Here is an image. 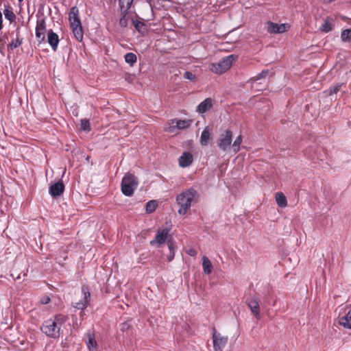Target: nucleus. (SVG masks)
<instances>
[{
	"label": "nucleus",
	"instance_id": "c85d7f7f",
	"mask_svg": "<svg viewBox=\"0 0 351 351\" xmlns=\"http://www.w3.org/2000/svg\"><path fill=\"white\" fill-rule=\"evenodd\" d=\"M124 58H125V61L129 64L131 66H132L136 62V60H137V57L136 56V54H134V53H127L125 56H124Z\"/></svg>",
	"mask_w": 351,
	"mask_h": 351
},
{
	"label": "nucleus",
	"instance_id": "e433bc0d",
	"mask_svg": "<svg viewBox=\"0 0 351 351\" xmlns=\"http://www.w3.org/2000/svg\"><path fill=\"white\" fill-rule=\"evenodd\" d=\"M262 78H264V77L263 76L261 73H260L257 75L250 78L249 82H252V86L254 87V83L256 82V81L262 79Z\"/></svg>",
	"mask_w": 351,
	"mask_h": 351
},
{
	"label": "nucleus",
	"instance_id": "37998d69",
	"mask_svg": "<svg viewBox=\"0 0 351 351\" xmlns=\"http://www.w3.org/2000/svg\"><path fill=\"white\" fill-rule=\"evenodd\" d=\"M3 19H2V14L1 12H0V30L2 29L3 27Z\"/></svg>",
	"mask_w": 351,
	"mask_h": 351
},
{
	"label": "nucleus",
	"instance_id": "ea45409f",
	"mask_svg": "<svg viewBox=\"0 0 351 351\" xmlns=\"http://www.w3.org/2000/svg\"><path fill=\"white\" fill-rule=\"evenodd\" d=\"M149 7L152 9V12H154V10L157 8V7H156V5L155 4L154 1V0H149Z\"/></svg>",
	"mask_w": 351,
	"mask_h": 351
},
{
	"label": "nucleus",
	"instance_id": "dca6fc26",
	"mask_svg": "<svg viewBox=\"0 0 351 351\" xmlns=\"http://www.w3.org/2000/svg\"><path fill=\"white\" fill-rule=\"evenodd\" d=\"M193 155L189 152H184L179 158V165L182 167H186L191 165L193 162Z\"/></svg>",
	"mask_w": 351,
	"mask_h": 351
},
{
	"label": "nucleus",
	"instance_id": "a878e982",
	"mask_svg": "<svg viewBox=\"0 0 351 351\" xmlns=\"http://www.w3.org/2000/svg\"><path fill=\"white\" fill-rule=\"evenodd\" d=\"M342 86H345L344 83H338L332 86H330L325 93L328 95H332L334 94H337L342 88Z\"/></svg>",
	"mask_w": 351,
	"mask_h": 351
},
{
	"label": "nucleus",
	"instance_id": "5701e85b",
	"mask_svg": "<svg viewBox=\"0 0 351 351\" xmlns=\"http://www.w3.org/2000/svg\"><path fill=\"white\" fill-rule=\"evenodd\" d=\"M16 40H12L8 45V49L9 50H13L16 47H19L22 44L23 39L20 38V30L19 28H17L16 30Z\"/></svg>",
	"mask_w": 351,
	"mask_h": 351
},
{
	"label": "nucleus",
	"instance_id": "cd10ccee",
	"mask_svg": "<svg viewBox=\"0 0 351 351\" xmlns=\"http://www.w3.org/2000/svg\"><path fill=\"white\" fill-rule=\"evenodd\" d=\"M3 14L5 15V18L10 21V23H12L16 19V15L12 11V9L10 6H5V8L3 11Z\"/></svg>",
	"mask_w": 351,
	"mask_h": 351
},
{
	"label": "nucleus",
	"instance_id": "bb28decb",
	"mask_svg": "<svg viewBox=\"0 0 351 351\" xmlns=\"http://www.w3.org/2000/svg\"><path fill=\"white\" fill-rule=\"evenodd\" d=\"M134 0H119L120 11L126 12L131 8Z\"/></svg>",
	"mask_w": 351,
	"mask_h": 351
},
{
	"label": "nucleus",
	"instance_id": "9b49d317",
	"mask_svg": "<svg viewBox=\"0 0 351 351\" xmlns=\"http://www.w3.org/2000/svg\"><path fill=\"white\" fill-rule=\"evenodd\" d=\"M169 229L165 228L162 230H158L156 235L155 239L150 241V244L154 245L158 244V246L163 244L167 239L169 234Z\"/></svg>",
	"mask_w": 351,
	"mask_h": 351
},
{
	"label": "nucleus",
	"instance_id": "ddd939ff",
	"mask_svg": "<svg viewBox=\"0 0 351 351\" xmlns=\"http://www.w3.org/2000/svg\"><path fill=\"white\" fill-rule=\"evenodd\" d=\"M247 306L251 310L252 314L257 318H260V305L259 299L256 297L253 298L250 301L248 302Z\"/></svg>",
	"mask_w": 351,
	"mask_h": 351
},
{
	"label": "nucleus",
	"instance_id": "7ed1b4c3",
	"mask_svg": "<svg viewBox=\"0 0 351 351\" xmlns=\"http://www.w3.org/2000/svg\"><path fill=\"white\" fill-rule=\"evenodd\" d=\"M138 186L136 178L131 173H127L121 181V191L126 196H132Z\"/></svg>",
	"mask_w": 351,
	"mask_h": 351
},
{
	"label": "nucleus",
	"instance_id": "4be33fe9",
	"mask_svg": "<svg viewBox=\"0 0 351 351\" xmlns=\"http://www.w3.org/2000/svg\"><path fill=\"white\" fill-rule=\"evenodd\" d=\"M75 38L78 41H82L83 39L84 32L82 24L71 25V26Z\"/></svg>",
	"mask_w": 351,
	"mask_h": 351
},
{
	"label": "nucleus",
	"instance_id": "a211bd4d",
	"mask_svg": "<svg viewBox=\"0 0 351 351\" xmlns=\"http://www.w3.org/2000/svg\"><path fill=\"white\" fill-rule=\"evenodd\" d=\"M134 28L142 35H145L147 32V25L143 21L139 20L132 19Z\"/></svg>",
	"mask_w": 351,
	"mask_h": 351
},
{
	"label": "nucleus",
	"instance_id": "a19ab883",
	"mask_svg": "<svg viewBox=\"0 0 351 351\" xmlns=\"http://www.w3.org/2000/svg\"><path fill=\"white\" fill-rule=\"evenodd\" d=\"M187 254L191 256H194L197 254V252L195 249L191 248L187 251Z\"/></svg>",
	"mask_w": 351,
	"mask_h": 351
},
{
	"label": "nucleus",
	"instance_id": "f704fd0d",
	"mask_svg": "<svg viewBox=\"0 0 351 351\" xmlns=\"http://www.w3.org/2000/svg\"><path fill=\"white\" fill-rule=\"evenodd\" d=\"M319 29L321 32L328 33L332 29V25L328 21H325V22L319 27Z\"/></svg>",
	"mask_w": 351,
	"mask_h": 351
},
{
	"label": "nucleus",
	"instance_id": "423d86ee",
	"mask_svg": "<svg viewBox=\"0 0 351 351\" xmlns=\"http://www.w3.org/2000/svg\"><path fill=\"white\" fill-rule=\"evenodd\" d=\"M213 348L215 351H223V348L227 345L228 337L222 335L221 333L217 332L215 330L213 335Z\"/></svg>",
	"mask_w": 351,
	"mask_h": 351
},
{
	"label": "nucleus",
	"instance_id": "f8f14e48",
	"mask_svg": "<svg viewBox=\"0 0 351 351\" xmlns=\"http://www.w3.org/2000/svg\"><path fill=\"white\" fill-rule=\"evenodd\" d=\"M64 191V185L62 181H58L49 187V193L52 197H56L62 194Z\"/></svg>",
	"mask_w": 351,
	"mask_h": 351
},
{
	"label": "nucleus",
	"instance_id": "0eeeda50",
	"mask_svg": "<svg viewBox=\"0 0 351 351\" xmlns=\"http://www.w3.org/2000/svg\"><path fill=\"white\" fill-rule=\"evenodd\" d=\"M232 138V132L229 130H226L225 133L222 134L220 136V138L217 143L219 147L223 151H226L227 149L230 148Z\"/></svg>",
	"mask_w": 351,
	"mask_h": 351
},
{
	"label": "nucleus",
	"instance_id": "6e6552de",
	"mask_svg": "<svg viewBox=\"0 0 351 351\" xmlns=\"http://www.w3.org/2000/svg\"><path fill=\"white\" fill-rule=\"evenodd\" d=\"M191 120H179V119H171V125L168 128L167 130L169 132H173L176 129L184 130L190 127L191 125Z\"/></svg>",
	"mask_w": 351,
	"mask_h": 351
},
{
	"label": "nucleus",
	"instance_id": "c9c22d12",
	"mask_svg": "<svg viewBox=\"0 0 351 351\" xmlns=\"http://www.w3.org/2000/svg\"><path fill=\"white\" fill-rule=\"evenodd\" d=\"M80 127L82 130L84 131H90V126L89 121L87 119H82Z\"/></svg>",
	"mask_w": 351,
	"mask_h": 351
},
{
	"label": "nucleus",
	"instance_id": "72a5a7b5",
	"mask_svg": "<svg viewBox=\"0 0 351 351\" xmlns=\"http://www.w3.org/2000/svg\"><path fill=\"white\" fill-rule=\"evenodd\" d=\"M341 38L343 42H348L351 40V29H344L341 32Z\"/></svg>",
	"mask_w": 351,
	"mask_h": 351
},
{
	"label": "nucleus",
	"instance_id": "79ce46f5",
	"mask_svg": "<svg viewBox=\"0 0 351 351\" xmlns=\"http://www.w3.org/2000/svg\"><path fill=\"white\" fill-rule=\"evenodd\" d=\"M261 73V74L263 75V76L264 77H266V75L268 74L269 71H268V70H263V71H262Z\"/></svg>",
	"mask_w": 351,
	"mask_h": 351
},
{
	"label": "nucleus",
	"instance_id": "f03ea898",
	"mask_svg": "<svg viewBox=\"0 0 351 351\" xmlns=\"http://www.w3.org/2000/svg\"><path fill=\"white\" fill-rule=\"evenodd\" d=\"M198 193L193 188L186 189L176 197V203L179 206L178 213L180 215H184L191 206L197 202Z\"/></svg>",
	"mask_w": 351,
	"mask_h": 351
},
{
	"label": "nucleus",
	"instance_id": "b1692460",
	"mask_svg": "<svg viewBox=\"0 0 351 351\" xmlns=\"http://www.w3.org/2000/svg\"><path fill=\"white\" fill-rule=\"evenodd\" d=\"M276 201L279 207L285 208L287 206V201L285 195L282 192H278L276 195Z\"/></svg>",
	"mask_w": 351,
	"mask_h": 351
},
{
	"label": "nucleus",
	"instance_id": "a18cd8bd",
	"mask_svg": "<svg viewBox=\"0 0 351 351\" xmlns=\"http://www.w3.org/2000/svg\"><path fill=\"white\" fill-rule=\"evenodd\" d=\"M18 1H19V2H20V3H21V2H22L23 0H18Z\"/></svg>",
	"mask_w": 351,
	"mask_h": 351
},
{
	"label": "nucleus",
	"instance_id": "1a4fd4ad",
	"mask_svg": "<svg viewBox=\"0 0 351 351\" xmlns=\"http://www.w3.org/2000/svg\"><path fill=\"white\" fill-rule=\"evenodd\" d=\"M266 29L270 34H281L287 31L285 24H278L271 21L266 23Z\"/></svg>",
	"mask_w": 351,
	"mask_h": 351
},
{
	"label": "nucleus",
	"instance_id": "4c0bfd02",
	"mask_svg": "<svg viewBox=\"0 0 351 351\" xmlns=\"http://www.w3.org/2000/svg\"><path fill=\"white\" fill-rule=\"evenodd\" d=\"M184 77L185 79H187V80H194L195 78V75L192 73V72H190V71H186L184 73Z\"/></svg>",
	"mask_w": 351,
	"mask_h": 351
},
{
	"label": "nucleus",
	"instance_id": "de8ad7c7",
	"mask_svg": "<svg viewBox=\"0 0 351 351\" xmlns=\"http://www.w3.org/2000/svg\"><path fill=\"white\" fill-rule=\"evenodd\" d=\"M350 3H351V1Z\"/></svg>",
	"mask_w": 351,
	"mask_h": 351
},
{
	"label": "nucleus",
	"instance_id": "f3484780",
	"mask_svg": "<svg viewBox=\"0 0 351 351\" xmlns=\"http://www.w3.org/2000/svg\"><path fill=\"white\" fill-rule=\"evenodd\" d=\"M212 132V128L209 126H206L203 132H202L201 136H200V143L202 146L207 145L208 143V141L210 138V134Z\"/></svg>",
	"mask_w": 351,
	"mask_h": 351
},
{
	"label": "nucleus",
	"instance_id": "412c9836",
	"mask_svg": "<svg viewBox=\"0 0 351 351\" xmlns=\"http://www.w3.org/2000/svg\"><path fill=\"white\" fill-rule=\"evenodd\" d=\"M86 336L88 338V341L86 342L87 346L90 350H93L97 347V342L95 339V335L90 330H88Z\"/></svg>",
	"mask_w": 351,
	"mask_h": 351
},
{
	"label": "nucleus",
	"instance_id": "58836bf2",
	"mask_svg": "<svg viewBox=\"0 0 351 351\" xmlns=\"http://www.w3.org/2000/svg\"><path fill=\"white\" fill-rule=\"evenodd\" d=\"M50 300H50V298L49 296H45V297L41 298L40 302L43 304H48L50 302Z\"/></svg>",
	"mask_w": 351,
	"mask_h": 351
},
{
	"label": "nucleus",
	"instance_id": "393cba45",
	"mask_svg": "<svg viewBox=\"0 0 351 351\" xmlns=\"http://www.w3.org/2000/svg\"><path fill=\"white\" fill-rule=\"evenodd\" d=\"M202 261L204 272L206 274H210L213 268V265L210 261L205 256H203Z\"/></svg>",
	"mask_w": 351,
	"mask_h": 351
},
{
	"label": "nucleus",
	"instance_id": "aec40b11",
	"mask_svg": "<svg viewBox=\"0 0 351 351\" xmlns=\"http://www.w3.org/2000/svg\"><path fill=\"white\" fill-rule=\"evenodd\" d=\"M339 323L344 328L351 329V310L339 319Z\"/></svg>",
	"mask_w": 351,
	"mask_h": 351
},
{
	"label": "nucleus",
	"instance_id": "f257e3e1",
	"mask_svg": "<svg viewBox=\"0 0 351 351\" xmlns=\"http://www.w3.org/2000/svg\"><path fill=\"white\" fill-rule=\"evenodd\" d=\"M67 319L66 315H56L53 318L43 322L40 330L48 337L57 339L60 335L62 326L66 322Z\"/></svg>",
	"mask_w": 351,
	"mask_h": 351
},
{
	"label": "nucleus",
	"instance_id": "20e7f679",
	"mask_svg": "<svg viewBox=\"0 0 351 351\" xmlns=\"http://www.w3.org/2000/svg\"><path fill=\"white\" fill-rule=\"evenodd\" d=\"M235 60V58L233 55H230L223 58L218 63H213L210 66V69L217 74H221L228 70L233 62Z\"/></svg>",
	"mask_w": 351,
	"mask_h": 351
},
{
	"label": "nucleus",
	"instance_id": "2f4dec72",
	"mask_svg": "<svg viewBox=\"0 0 351 351\" xmlns=\"http://www.w3.org/2000/svg\"><path fill=\"white\" fill-rule=\"evenodd\" d=\"M167 245L169 249V254L167 256V260L169 262L171 261L175 255V246L171 241H167Z\"/></svg>",
	"mask_w": 351,
	"mask_h": 351
},
{
	"label": "nucleus",
	"instance_id": "7c9ffc66",
	"mask_svg": "<svg viewBox=\"0 0 351 351\" xmlns=\"http://www.w3.org/2000/svg\"><path fill=\"white\" fill-rule=\"evenodd\" d=\"M242 143V136L239 135L237 137L232 144V150L234 153H237L239 151L240 145Z\"/></svg>",
	"mask_w": 351,
	"mask_h": 351
},
{
	"label": "nucleus",
	"instance_id": "49530a36",
	"mask_svg": "<svg viewBox=\"0 0 351 351\" xmlns=\"http://www.w3.org/2000/svg\"><path fill=\"white\" fill-rule=\"evenodd\" d=\"M82 314H83V312H82H82H80V315H81V316L82 315Z\"/></svg>",
	"mask_w": 351,
	"mask_h": 351
},
{
	"label": "nucleus",
	"instance_id": "c03bdc74",
	"mask_svg": "<svg viewBox=\"0 0 351 351\" xmlns=\"http://www.w3.org/2000/svg\"><path fill=\"white\" fill-rule=\"evenodd\" d=\"M127 328H128V324L126 323H124V324H122V327H121V330H124Z\"/></svg>",
	"mask_w": 351,
	"mask_h": 351
},
{
	"label": "nucleus",
	"instance_id": "9d476101",
	"mask_svg": "<svg viewBox=\"0 0 351 351\" xmlns=\"http://www.w3.org/2000/svg\"><path fill=\"white\" fill-rule=\"evenodd\" d=\"M46 24L44 19L38 20L36 27V36L38 40L41 43L45 39Z\"/></svg>",
	"mask_w": 351,
	"mask_h": 351
},
{
	"label": "nucleus",
	"instance_id": "4468645a",
	"mask_svg": "<svg viewBox=\"0 0 351 351\" xmlns=\"http://www.w3.org/2000/svg\"><path fill=\"white\" fill-rule=\"evenodd\" d=\"M69 20L71 26L82 24L79 17V10L76 6L72 7L71 8L69 14Z\"/></svg>",
	"mask_w": 351,
	"mask_h": 351
},
{
	"label": "nucleus",
	"instance_id": "473e14b6",
	"mask_svg": "<svg viewBox=\"0 0 351 351\" xmlns=\"http://www.w3.org/2000/svg\"><path fill=\"white\" fill-rule=\"evenodd\" d=\"M157 202L155 200H150L146 204V212L151 213L154 212L157 208Z\"/></svg>",
	"mask_w": 351,
	"mask_h": 351
},
{
	"label": "nucleus",
	"instance_id": "39448f33",
	"mask_svg": "<svg viewBox=\"0 0 351 351\" xmlns=\"http://www.w3.org/2000/svg\"><path fill=\"white\" fill-rule=\"evenodd\" d=\"M81 289L82 298L79 302L73 303V306L79 310H84L88 306L89 304L90 300V293L87 285H82Z\"/></svg>",
	"mask_w": 351,
	"mask_h": 351
},
{
	"label": "nucleus",
	"instance_id": "2eb2a0df",
	"mask_svg": "<svg viewBox=\"0 0 351 351\" xmlns=\"http://www.w3.org/2000/svg\"><path fill=\"white\" fill-rule=\"evenodd\" d=\"M47 42L51 47L52 49L56 51L59 43V37L56 33L53 32L52 29L49 30L47 32Z\"/></svg>",
	"mask_w": 351,
	"mask_h": 351
},
{
	"label": "nucleus",
	"instance_id": "c756f323",
	"mask_svg": "<svg viewBox=\"0 0 351 351\" xmlns=\"http://www.w3.org/2000/svg\"><path fill=\"white\" fill-rule=\"evenodd\" d=\"M120 12H121V17L119 19V25L122 27H125L128 25V21L129 19L128 11H126V12L120 11Z\"/></svg>",
	"mask_w": 351,
	"mask_h": 351
},
{
	"label": "nucleus",
	"instance_id": "6ab92c4d",
	"mask_svg": "<svg viewBox=\"0 0 351 351\" xmlns=\"http://www.w3.org/2000/svg\"><path fill=\"white\" fill-rule=\"evenodd\" d=\"M212 106V99L210 98H206L197 106V111L204 113L208 110Z\"/></svg>",
	"mask_w": 351,
	"mask_h": 351
}]
</instances>
